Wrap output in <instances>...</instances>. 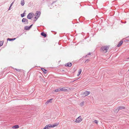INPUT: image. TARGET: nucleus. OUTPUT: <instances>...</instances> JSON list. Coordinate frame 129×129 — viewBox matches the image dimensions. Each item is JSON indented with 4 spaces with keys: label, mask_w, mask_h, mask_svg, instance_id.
<instances>
[{
    "label": "nucleus",
    "mask_w": 129,
    "mask_h": 129,
    "mask_svg": "<svg viewBox=\"0 0 129 129\" xmlns=\"http://www.w3.org/2000/svg\"><path fill=\"white\" fill-rule=\"evenodd\" d=\"M109 48V47L107 46H103L101 47L100 50L101 52H103L105 53L107 52Z\"/></svg>",
    "instance_id": "nucleus-1"
},
{
    "label": "nucleus",
    "mask_w": 129,
    "mask_h": 129,
    "mask_svg": "<svg viewBox=\"0 0 129 129\" xmlns=\"http://www.w3.org/2000/svg\"><path fill=\"white\" fill-rule=\"evenodd\" d=\"M22 23H24V24H28V20L26 18H23L22 20Z\"/></svg>",
    "instance_id": "nucleus-2"
},
{
    "label": "nucleus",
    "mask_w": 129,
    "mask_h": 129,
    "mask_svg": "<svg viewBox=\"0 0 129 129\" xmlns=\"http://www.w3.org/2000/svg\"><path fill=\"white\" fill-rule=\"evenodd\" d=\"M82 121V119L81 118V116H80L76 119L75 122H79Z\"/></svg>",
    "instance_id": "nucleus-3"
},
{
    "label": "nucleus",
    "mask_w": 129,
    "mask_h": 129,
    "mask_svg": "<svg viewBox=\"0 0 129 129\" xmlns=\"http://www.w3.org/2000/svg\"><path fill=\"white\" fill-rule=\"evenodd\" d=\"M33 15H34V14L31 13H29L27 16V18L29 19H31L33 17Z\"/></svg>",
    "instance_id": "nucleus-4"
},
{
    "label": "nucleus",
    "mask_w": 129,
    "mask_h": 129,
    "mask_svg": "<svg viewBox=\"0 0 129 129\" xmlns=\"http://www.w3.org/2000/svg\"><path fill=\"white\" fill-rule=\"evenodd\" d=\"M125 108V107L123 106H119L116 109V111H117V112H118L119 110L121 109H124Z\"/></svg>",
    "instance_id": "nucleus-5"
},
{
    "label": "nucleus",
    "mask_w": 129,
    "mask_h": 129,
    "mask_svg": "<svg viewBox=\"0 0 129 129\" xmlns=\"http://www.w3.org/2000/svg\"><path fill=\"white\" fill-rule=\"evenodd\" d=\"M41 14V12L39 11H37L36 12V15L37 17V19L38 18L40 17Z\"/></svg>",
    "instance_id": "nucleus-6"
},
{
    "label": "nucleus",
    "mask_w": 129,
    "mask_h": 129,
    "mask_svg": "<svg viewBox=\"0 0 129 129\" xmlns=\"http://www.w3.org/2000/svg\"><path fill=\"white\" fill-rule=\"evenodd\" d=\"M72 64L71 63L68 62L65 64V66L66 67H70L72 66Z\"/></svg>",
    "instance_id": "nucleus-7"
},
{
    "label": "nucleus",
    "mask_w": 129,
    "mask_h": 129,
    "mask_svg": "<svg viewBox=\"0 0 129 129\" xmlns=\"http://www.w3.org/2000/svg\"><path fill=\"white\" fill-rule=\"evenodd\" d=\"M90 93L89 91H86L84 92V94L85 96H86L89 94Z\"/></svg>",
    "instance_id": "nucleus-8"
},
{
    "label": "nucleus",
    "mask_w": 129,
    "mask_h": 129,
    "mask_svg": "<svg viewBox=\"0 0 129 129\" xmlns=\"http://www.w3.org/2000/svg\"><path fill=\"white\" fill-rule=\"evenodd\" d=\"M60 91H65L67 90V89L65 88L64 87H62V88H60Z\"/></svg>",
    "instance_id": "nucleus-9"
},
{
    "label": "nucleus",
    "mask_w": 129,
    "mask_h": 129,
    "mask_svg": "<svg viewBox=\"0 0 129 129\" xmlns=\"http://www.w3.org/2000/svg\"><path fill=\"white\" fill-rule=\"evenodd\" d=\"M123 42L122 41H120V42H119V43L117 45V46L118 47H120L121 45L123 43Z\"/></svg>",
    "instance_id": "nucleus-10"
},
{
    "label": "nucleus",
    "mask_w": 129,
    "mask_h": 129,
    "mask_svg": "<svg viewBox=\"0 0 129 129\" xmlns=\"http://www.w3.org/2000/svg\"><path fill=\"white\" fill-rule=\"evenodd\" d=\"M45 126L46 127V129H48L51 127H52V125L51 124H49Z\"/></svg>",
    "instance_id": "nucleus-11"
},
{
    "label": "nucleus",
    "mask_w": 129,
    "mask_h": 129,
    "mask_svg": "<svg viewBox=\"0 0 129 129\" xmlns=\"http://www.w3.org/2000/svg\"><path fill=\"white\" fill-rule=\"evenodd\" d=\"M41 35L43 36L44 37H46L47 35L44 32H42L41 33Z\"/></svg>",
    "instance_id": "nucleus-12"
},
{
    "label": "nucleus",
    "mask_w": 129,
    "mask_h": 129,
    "mask_svg": "<svg viewBox=\"0 0 129 129\" xmlns=\"http://www.w3.org/2000/svg\"><path fill=\"white\" fill-rule=\"evenodd\" d=\"M41 69L44 72V73L46 74L47 73V71L44 69L42 68H41Z\"/></svg>",
    "instance_id": "nucleus-13"
},
{
    "label": "nucleus",
    "mask_w": 129,
    "mask_h": 129,
    "mask_svg": "<svg viewBox=\"0 0 129 129\" xmlns=\"http://www.w3.org/2000/svg\"><path fill=\"white\" fill-rule=\"evenodd\" d=\"M53 100L52 99H51L47 101L45 103L46 104H48L49 103H51L52 101Z\"/></svg>",
    "instance_id": "nucleus-14"
},
{
    "label": "nucleus",
    "mask_w": 129,
    "mask_h": 129,
    "mask_svg": "<svg viewBox=\"0 0 129 129\" xmlns=\"http://www.w3.org/2000/svg\"><path fill=\"white\" fill-rule=\"evenodd\" d=\"M19 126L18 125H16L13 126L12 128L14 129H16L19 128Z\"/></svg>",
    "instance_id": "nucleus-15"
},
{
    "label": "nucleus",
    "mask_w": 129,
    "mask_h": 129,
    "mask_svg": "<svg viewBox=\"0 0 129 129\" xmlns=\"http://www.w3.org/2000/svg\"><path fill=\"white\" fill-rule=\"evenodd\" d=\"M24 29L25 30H28L29 29H30L28 26H26L24 27Z\"/></svg>",
    "instance_id": "nucleus-16"
},
{
    "label": "nucleus",
    "mask_w": 129,
    "mask_h": 129,
    "mask_svg": "<svg viewBox=\"0 0 129 129\" xmlns=\"http://www.w3.org/2000/svg\"><path fill=\"white\" fill-rule=\"evenodd\" d=\"M81 71H82V70H81V69H79V71H78V73L77 75V76H79L80 75V74L81 73Z\"/></svg>",
    "instance_id": "nucleus-17"
},
{
    "label": "nucleus",
    "mask_w": 129,
    "mask_h": 129,
    "mask_svg": "<svg viewBox=\"0 0 129 129\" xmlns=\"http://www.w3.org/2000/svg\"><path fill=\"white\" fill-rule=\"evenodd\" d=\"M16 39V38H13V39L8 38L7 39V40L8 41L9 40L10 41H14V40H15Z\"/></svg>",
    "instance_id": "nucleus-18"
},
{
    "label": "nucleus",
    "mask_w": 129,
    "mask_h": 129,
    "mask_svg": "<svg viewBox=\"0 0 129 129\" xmlns=\"http://www.w3.org/2000/svg\"><path fill=\"white\" fill-rule=\"evenodd\" d=\"M24 0H22L21 2V4L22 6H23L24 4Z\"/></svg>",
    "instance_id": "nucleus-19"
},
{
    "label": "nucleus",
    "mask_w": 129,
    "mask_h": 129,
    "mask_svg": "<svg viewBox=\"0 0 129 129\" xmlns=\"http://www.w3.org/2000/svg\"><path fill=\"white\" fill-rule=\"evenodd\" d=\"M60 91V88H57V89H56L54 90L55 92H57L59 91Z\"/></svg>",
    "instance_id": "nucleus-20"
},
{
    "label": "nucleus",
    "mask_w": 129,
    "mask_h": 129,
    "mask_svg": "<svg viewBox=\"0 0 129 129\" xmlns=\"http://www.w3.org/2000/svg\"><path fill=\"white\" fill-rule=\"evenodd\" d=\"M26 12V11L25 10L24 13L23 14H21V17H24V16H25V12Z\"/></svg>",
    "instance_id": "nucleus-21"
},
{
    "label": "nucleus",
    "mask_w": 129,
    "mask_h": 129,
    "mask_svg": "<svg viewBox=\"0 0 129 129\" xmlns=\"http://www.w3.org/2000/svg\"><path fill=\"white\" fill-rule=\"evenodd\" d=\"M58 124L55 123L54 125H52V127L53 128L55 126H56Z\"/></svg>",
    "instance_id": "nucleus-22"
},
{
    "label": "nucleus",
    "mask_w": 129,
    "mask_h": 129,
    "mask_svg": "<svg viewBox=\"0 0 129 129\" xmlns=\"http://www.w3.org/2000/svg\"><path fill=\"white\" fill-rule=\"evenodd\" d=\"M3 41H0V47L2 46L3 45Z\"/></svg>",
    "instance_id": "nucleus-23"
},
{
    "label": "nucleus",
    "mask_w": 129,
    "mask_h": 129,
    "mask_svg": "<svg viewBox=\"0 0 129 129\" xmlns=\"http://www.w3.org/2000/svg\"><path fill=\"white\" fill-rule=\"evenodd\" d=\"M84 102H83L80 103V105L81 106H82L84 105Z\"/></svg>",
    "instance_id": "nucleus-24"
},
{
    "label": "nucleus",
    "mask_w": 129,
    "mask_h": 129,
    "mask_svg": "<svg viewBox=\"0 0 129 129\" xmlns=\"http://www.w3.org/2000/svg\"><path fill=\"white\" fill-rule=\"evenodd\" d=\"M94 122H95V123L96 124H97L98 123V121L96 120H94Z\"/></svg>",
    "instance_id": "nucleus-25"
},
{
    "label": "nucleus",
    "mask_w": 129,
    "mask_h": 129,
    "mask_svg": "<svg viewBox=\"0 0 129 129\" xmlns=\"http://www.w3.org/2000/svg\"><path fill=\"white\" fill-rule=\"evenodd\" d=\"M89 61V59H87L85 62V63H86V62H88Z\"/></svg>",
    "instance_id": "nucleus-26"
},
{
    "label": "nucleus",
    "mask_w": 129,
    "mask_h": 129,
    "mask_svg": "<svg viewBox=\"0 0 129 129\" xmlns=\"http://www.w3.org/2000/svg\"><path fill=\"white\" fill-rule=\"evenodd\" d=\"M125 42H129V40L127 39H125Z\"/></svg>",
    "instance_id": "nucleus-27"
},
{
    "label": "nucleus",
    "mask_w": 129,
    "mask_h": 129,
    "mask_svg": "<svg viewBox=\"0 0 129 129\" xmlns=\"http://www.w3.org/2000/svg\"><path fill=\"white\" fill-rule=\"evenodd\" d=\"M15 70H16L17 71H20V70L19 69H15Z\"/></svg>",
    "instance_id": "nucleus-28"
},
{
    "label": "nucleus",
    "mask_w": 129,
    "mask_h": 129,
    "mask_svg": "<svg viewBox=\"0 0 129 129\" xmlns=\"http://www.w3.org/2000/svg\"><path fill=\"white\" fill-rule=\"evenodd\" d=\"M33 25V24H31V25L30 26H29V27L30 28H30L31 27H32V26Z\"/></svg>",
    "instance_id": "nucleus-29"
},
{
    "label": "nucleus",
    "mask_w": 129,
    "mask_h": 129,
    "mask_svg": "<svg viewBox=\"0 0 129 129\" xmlns=\"http://www.w3.org/2000/svg\"><path fill=\"white\" fill-rule=\"evenodd\" d=\"M14 3V2H12V3L11 4V5H11V6H12V5H13V4Z\"/></svg>",
    "instance_id": "nucleus-30"
},
{
    "label": "nucleus",
    "mask_w": 129,
    "mask_h": 129,
    "mask_svg": "<svg viewBox=\"0 0 129 129\" xmlns=\"http://www.w3.org/2000/svg\"><path fill=\"white\" fill-rule=\"evenodd\" d=\"M91 54V53L90 52L87 54V55H90Z\"/></svg>",
    "instance_id": "nucleus-31"
},
{
    "label": "nucleus",
    "mask_w": 129,
    "mask_h": 129,
    "mask_svg": "<svg viewBox=\"0 0 129 129\" xmlns=\"http://www.w3.org/2000/svg\"><path fill=\"white\" fill-rule=\"evenodd\" d=\"M46 127L45 126L43 129H46Z\"/></svg>",
    "instance_id": "nucleus-32"
},
{
    "label": "nucleus",
    "mask_w": 129,
    "mask_h": 129,
    "mask_svg": "<svg viewBox=\"0 0 129 129\" xmlns=\"http://www.w3.org/2000/svg\"><path fill=\"white\" fill-rule=\"evenodd\" d=\"M37 16H36L35 17V19H37Z\"/></svg>",
    "instance_id": "nucleus-33"
},
{
    "label": "nucleus",
    "mask_w": 129,
    "mask_h": 129,
    "mask_svg": "<svg viewBox=\"0 0 129 129\" xmlns=\"http://www.w3.org/2000/svg\"><path fill=\"white\" fill-rule=\"evenodd\" d=\"M10 8L11 7H10L9 8V10H10L11 9Z\"/></svg>",
    "instance_id": "nucleus-34"
},
{
    "label": "nucleus",
    "mask_w": 129,
    "mask_h": 129,
    "mask_svg": "<svg viewBox=\"0 0 129 129\" xmlns=\"http://www.w3.org/2000/svg\"><path fill=\"white\" fill-rule=\"evenodd\" d=\"M53 3H52V4H51V5H52L53 4Z\"/></svg>",
    "instance_id": "nucleus-35"
},
{
    "label": "nucleus",
    "mask_w": 129,
    "mask_h": 129,
    "mask_svg": "<svg viewBox=\"0 0 129 129\" xmlns=\"http://www.w3.org/2000/svg\"><path fill=\"white\" fill-rule=\"evenodd\" d=\"M37 19H36V20H34L35 21H36V20H37Z\"/></svg>",
    "instance_id": "nucleus-36"
},
{
    "label": "nucleus",
    "mask_w": 129,
    "mask_h": 129,
    "mask_svg": "<svg viewBox=\"0 0 129 129\" xmlns=\"http://www.w3.org/2000/svg\"><path fill=\"white\" fill-rule=\"evenodd\" d=\"M127 38H129V36H128V37H127Z\"/></svg>",
    "instance_id": "nucleus-37"
},
{
    "label": "nucleus",
    "mask_w": 129,
    "mask_h": 129,
    "mask_svg": "<svg viewBox=\"0 0 129 129\" xmlns=\"http://www.w3.org/2000/svg\"><path fill=\"white\" fill-rule=\"evenodd\" d=\"M11 5H10V7H11Z\"/></svg>",
    "instance_id": "nucleus-38"
},
{
    "label": "nucleus",
    "mask_w": 129,
    "mask_h": 129,
    "mask_svg": "<svg viewBox=\"0 0 129 129\" xmlns=\"http://www.w3.org/2000/svg\"><path fill=\"white\" fill-rule=\"evenodd\" d=\"M128 71H129V70H128Z\"/></svg>",
    "instance_id": "nucleus-39"
}]
</instances>
